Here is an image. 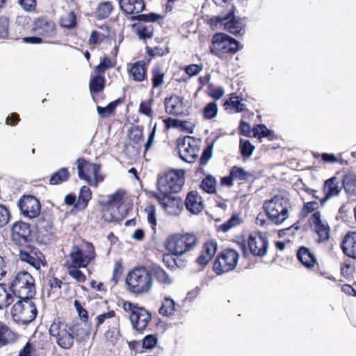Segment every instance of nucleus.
Masks as SVG:
<instances>
[{
    "label": "nucleus",
    "mask_w": 356,
    "mask_h": 356,
    "mask_svg": "<svg viewBox=\"0 0 356 356\" xmlns=\"http://www.w3.org/2000/svg\"><path fill=\"white\" fill-rule=\"evenodd\" d=\"M57 345L63 349H70L74 344V339L83 341L90 334V325L87 323H74L67 325L60 318L54 320L49 330Z\"/></svg>",
    "instance_id": "nucleus-1"
},
{
    "label": "nucleus",
    "mask_w": 356,
    "mask_h": 356,
    "mask_svg": "<svg viewBox=\"0 0 356 356\" xmlns=\"http://www.w3.org/2000/svg\"><path fill=\"white\" fill-rule=\"evenodd\" d=\"M126 283L129 290L133 293H147L152 287V275L145 267H136L127 275Z\"/></svg>",
    "instance_id": "nucleus-2"
},
{
    "label": "nucleus",
    "mask_w": 356,
    "mask_h": 356,
    "mask_svg": "<svg viewBox=\"0 0 356 356\" xmlns=\"http://www.w3.org/2000/svg\"><path fill=\"white\" fill-rule=\"evenodd\" d=\"M10 288L17 298H32L35 294V280L26 271L18 272L11 280Z\"/></svg>",
    "instance_id": "nucleus-3"
},
{
    "label": "nucleus",
    "mask_w": 356,
    "mask_h": 356,
    "mask_svg": "<svg viewBox=\"0 0 356 356\" xmlns=\"http://www.w3.org/2000/svg\"><path fill=\"white\" fill-rule=\"evenodd\" d=\"M197 237L193 233L175 234L170 236L165 242L167 250L175 256H181L193 250L197 243Z\"/></svg>",
    "instance_id": "nucleus-4"
},
{
    "label": "nucleus",
    "mask_w": 356,
    "mask_h": 356,
    "mask_svg": "<svg viewBox=\"0 0 356 356\" xmlns=\"http://www.w3.org/2000/svg\"><path fill=\"white\" fill-rule=\"evenodd\" d=\"M184 184V171L170 170L158 178V190L161 194H171L181 191Z\"/></svg>",
    "instance_id": "nucleus-5"
},
{
    "label": "nucleus",
    "mask_w": 356,
    "mask_h": 356,
    "mask_svg": "<svg viewBox=\"0 0 356 356\" xmlns=\"http://www.w3.org/2000/svg\"><path fill=\"white\" fill-rule=\"evenodd\" d=\"M289 199L283 195H276L268 200V221L280 225L289 218Z\"/></svg>",
    "instance_id": "nucleus-6"
},
{
    "label": "nucleus",
    "mask_w": 356,
    "mask_h": 356,
    "mask_svg": "<svg viewBox=\"0 0 356 356\" xmlns=\"http://www.w3.org/2000/svg\"><path fill=\"white\" fill-rule=\"evenodd\" d=\"M12 317L18 324L26 325L33 321L37 315V309L31 298H19L11 309Z\"/></svg>",
    "instance_id": "nucleus-7"
},
{
    "label": "nucleus",
    "mask_w": 356,
    "mask_h": 356,
    "mask_svg": "<svg viewBox=\"0 0 356 356\" xmlns=\"http://www.w3.org/2000/svg\"><path fill=\"white\" fill-rule=\"evenodd\" d=\"M234 10L235 7L232 6L227 13L216 17L211 22L234 35H243L245 33V21L234 15Z\"/></svg>",
    "instance_id": "nucleus-8"
},
{
    "label": "nucleus",
    "mask_w": 356,
    "mask_h": 356,
    "mask_svg": "<svg viewBox=\"0 0 356 356\" xmlns=\"http://www.w3.org/2000/svg\"><path fill=\"white\" fill-rule=\"evenodd\" d=\"M95 257V248L92 243H87L85 249L74 245L66 258L65 266L86 268Z\"/></svg>",
    "instance_id": "nucleus-9"
},
{
    "label": "nucleus",
    "mask_w": 356,
    "mask_h": 356,
    "mask_svg": "<svg viewBox=\"0 0 356 356\" xmlns=\"http://www.w3.org/2000/svg\"><path fill=\"white\" fill-rule=\"evenodd\" d=\"M241 48L240 43L229 35L219 33L214 35L210 51L212 54L221 56L225 54H234Z\"/></svg>",
    "instance_id": "nucleus-10"
},
{
    "label": "nucleus",
    "mask_w": 356,
    "mask_h": 356,
    "mask_svg": "<svg viewBox=\"0 0 356 356\" xmlns=\"http://www.w3.org/2000/svg\"><path fill=\"white\" fill-rule=\"evenodd\" d=\"M122 307L126 312H129V319L134 330L143 332L152 319L151 314L145 308L129 302H125Z\"/></svg>",
    "instance_id": "nucleus-11"
},
{
    "label": "nucleus",
    "mask_w": 356,
    "mask_h": 356,
    "mask_svg": "<svg viewBox=\"0 0 356 356\" xmlns=\"http://www.w3.org/2000/svg\"><path fill=\"white\" fill-rule=\"evenodd\" d=\"M240 254L234 249H225L220 252L214 263L213 270L218 275L228 273L235 269L237 266Z\"/></svg>",
    "instance_id": "nucleus-12"
},
{
    "label": "nucleus",
    "mask_w": 356,
    "mask_h": 356,
    "mask_svg": "<svg viewBox=\"0 0 356 356\" xmlns=\"http://www.w3.org/2000/svg\"><path fill=\"white\" fill-rule=\"evenodd\" d=\"M200 141L193 137L186 136L178 143L180 158L189 163L195 162L200 152Z\"/></svg>",
    "instance_id": "nucleus-13"
},
{
    "label": "nucleus",
    "mask_w": 356,
    "mask_h": 356,
    "mask_svg": "<svg viewBox=\"0 0 356 356\" xmlns=\"http://www.w3.org/2000/svg\"><path fill=\"white\" fill-rule=\"evenodd\" d=\"M309 227H314V231L318 236V243L327 241L330 238V227L326 221L321 219V213L315 211L308 220Z\"/></svg>",
    "instance_id": "nucleus-14"
},
{
    "label": "nucleus",
    "mask_w": 356,
    "mask_h": 356,
    "mask_svg": "<svg viewBox=\"0 0 356 356\" xmlns=\"http://www.w3.org/2000/svg\"><path fill=\"white\" fill-rule=\"evenodd\" d=\"M11 240L17 245H25L31 240L29 224L22 221L13 224L11 229Z\"/></svg>",
    "instance_id": "nucleus-15"
},
{
    "label": "nucleus",
    "mask_w": 356,
    "mask_h": 356,
    "mask_svg": "<svg viewBox=\"0 0 356 356\" xmlns=\"http://www.w3.org/2000/svg\"><path fill=\"white\" fill-rule=\"evenodd\" d=\"M18 206L22 215L30 219L38 216L40 211L39 201L37 198L31 195L22 197Z\"/></svg>",
    "instance_id": "nucleus-16"
},
{
    "label": "nucleus",
    "mask_w": 356,
    "mask_h": 356,
    "mask_svg": "<svg viewBox=\"0 0 356 356\" xmlns=\"http://www.w3.org/2000/svg\"><path fill=\"white\" fill-rule=\"evenodd\" d=\"M248 246L253 255L264 256L267 250L266 234H262L260 232L250 234L248 238Z\"/></svg>",
    "instance_id": "nucleus-17"
},
{
    "label": "nucleus",
    "mask_w": 356,
    "mask_h": 356,
    "mask_svg": "<svg viewBox=\"0 0 356 356\" xmlns=\"http://www.w3.org/2000/svg\"><path fill=\"white\" fill-rule=\"evenodd\" d=\"M19 258L22 261L29 264L36 270L40 268L41 265L44 264L43 262L44 260V257L42 253L35 248L20 250L19 252Z\"/></svg>",
    "instance_id": "nucleus-18"
},
{
    "label": "nucleus",
    "mask_w": 356,
    "mask_h": 356,
    "mask_svg": "<svg viewBox=\"0 0 356 356\" xmlns=\"http://www.w3.org/2000/svg\"><path fill=\"white\" fill-rule=\"evenodd\" d=\"M218 250V243L215 240H208L202 245L200 256L197 259V263L202 266H206L212 259Z\"/></svg>",
    "instance_id": "nucleus-19"
},
{
    "label": "nucleus",
    "mask_w": 356,
    "mask_h": 356,
    "mask_svg": "<svg viewBox=\"0 0 356 356\" xmlns=\"http://www.w3.org/2000/svg\"><path fill=\"white\" fill-rule=\"evenodd\" d=\"M55 24L47 17H39L34 22V33L42 37H50L54 34Z\"/></svg>",
    "instance_id": "nucleus-20"
},
{
    "label": "nucleus",
    "mask_w": 356,
    "mask_h": 356,
    "mask_svg": "<svg viewBox=\"0 0 356 356\" xmlns=\"http://www.w3.org/2000/svg\"><path fill=\"white\" fill-rule=\"evenodd\" d=\"M298 261L306 268H312L317 262L314 254L306 246L302 245L296 251Z\"/></svg>",
    "instance_id": "nucleus-21"
},
{
    "label": "nucleus",
    "mask_w": 356,
    "mask_h": 356,
    "mask_svg": "<svg viewBox=\"0 0 356 356\" xmlns=\"http://www.w3.org/2000/svg\"><path fill=\"white\" fill-rule=\"evenodd\" d=\"M162 205L163 209L169 214H177L179 200L172 197L170 194L155 193L154 195Z\"/></svg>",
    "instance_id": "nucleus-22"
},
{
    "label": "nucleus",
    "mask_w": 356,
    "mask_h": 356,
    "mask_svg": "<svg viewBox=\"0 0 356 356\" xmlns=\"http://www.w3.org/2000/svg\"><path fill=\"white\" fill-rule=\"evenodd\" d=\"M341 248L344 254L356 259V232H348L345 235Z\"/></svg>",
    "instance_id": "nucleus-23"
},
{
    "label": "nucleus",
    "mask_w": 356,
    "mask_h": 356,
    "mask_svg": "<svg viewBox=\"0 0 356 356\" xmlns=\"http://www.w3.org/2000/svg\"><path fill=\"white\" fill-rule=\"evenodd\" d=\"M165 111L172 115H181L184 113V98L172 95L165 99Z\"/></svg>",
    "instance_id": "nucleus-24"
},
{
    "label": "nucleus",
    "mask_w": 356,
    "mask_h": 356,
    "mask_svg": "<svg viewBox=\"0 0 356 356\" xmlns=\"http://www.w3.org/2000/svg\"><path fill=\"white\" fill-rule=\"evenodd\" d=\"M121 9L126 13L136 15L145 8L143 0H118Z\"/></svg>",
    "instance_id": "nucleus-25"
},
{
    "label": "nucleus",
    "mask_w": 356,
    "mask_h": 356,
    "mask_svg": "<svg viewBox=\"0 0 356 356\" xmlns=\"http://www.w3.org/2000/svg\"><path fill=\"white\" fill-rule=\"evenodd\" d=\"M185 204L186 209L194 214L200 213L203 209L202 198L196 191H191L188 193Z\"/></svg>",
    "instance_id": "nucleus-26"
},
{
    "label": "nucleus",
    "mask_w": 356,
    "mask_h": 356,
    "mask_svg": "<svg viewBox=\"0 0 356 356\" xmlns=\"http://www.w3.org/2000/svg\"><path fill=\"white\" fill-rule=\"evenodd\" d=\"M128 69L129 76L136 82H141L146 78V68L145 63L138 61L129 65Z\"/></svg>",
    "instance_id": "nucleus-27"
},
{
    "label": "nucleus",
    "mask_w": 356,
    "mask_h": 356,
    "mask_svg": "<svg viewBox=\"0 0 356 356\" xmlns=\"http://www.w3.org/2000/svg\"><path fill=\"white\" fill-rule=\"evenodd\" d=\"M78 175L81 179H83L88 184H92V179L90 177V175H92V169L87 166L88 165H96L95 163H91L83 159H78L76 160Z\"/></svg>",
    "instance_id": "nucleus-28"
},
{
    "label": "nucleus",
    "mask_w": 356,
    "mask_h": 356,
    "mask_svg": "<svg viewBox=\"0 0 356 356\" xmlns=\"http://www.w3.org/2000/svg\"><path fill=\"white\" fill-rule=\"evenodd\" d=\"M342 186L348 196L356 195V175L348 172L343 176Z\"/></svg>",
    "instance_id": "nucleus-29"
},
{
    "label": "nucleus",
    "mask_w": 356,
    "mask_h": 356,
    "mask_svg": "<svg viewBox=\"0 0 356 356\" xmlns=\"http://www.w3.org/2000/svg\"><path fill=\"white\" fill-rule=\"evenodd\" d=\"M265 129L266 127L264 125H258L252 129L250 125L248 123L243 120L241 121V131L243 135L247 136H250V134L252 133L254 137H258L259 138L266 137L267 136V132L264 130Z\"/></svg>",
    "instance_id": "nucleus-30"
},
{
    "label": "nucleus",
    "mask_w": 356,
    "mask_h": 356,
    "mask_svg": "<svg viewBox=\"0 0 356 356\" xmlns=\"http://www.w3.org/2000/svg\"><path fill=\"white\" fill-rule=\"evenodd\" d=\"M17 339V334L6 325L0 322V348L13 343Z\"/></svg>",
    "instance_id": "nucleus-31"
},
{
    "label": "nucleus",
    "mask_w": 356,
    "mask_h": 356,
    "mask_svg": "<svg viewBox=\"0 0 356 356\" xmlns=\"http://www.w3.org/2000/svg\"><path fill=\"white\" fill-rule=\"evenodd\" d=\"M133 29L141 40L149 39L153 37L154 29L152 24H134Z\"/></svg>",
    "instance_id": "nucleus-32"
},
{
    "label": "nucleus",
    "mask_w": 356,
    "mask_h": 356,
    "mask_svg": "<svg viewBox=\"0 0 356 356\" xmlns=\"http://www.w3.org/2000/svg\"><path fill=\"white\" fill-rule=\"evenodd\" d=\"M337 180V178L334 176L325 181L323 184L324 194H327L332 197L339 194L341 188L339 187V183Z\"/></svg>",
    "instance_id": "nucleus-33"
},
{
    "label": "nucleus",
    "mask_w": 356,
    "mask_h": 356,
    "mask_svg": "<svg viewBox=\"0 0 356 356\" xmlns=\"http://www.w3.org/2000/svg\"><path fill=\"white\" fill-rule=\"evenodd\" d=\"M226 109L234 113H239L246 109V105L243 102L242 98L238 96L231 97L225 104Z\"/></svg>",
    "instance_id": "nucleus-34"
},
{
    "label": "nucleus",
    "mask_w": 356,
    "mask_h": 356,
    "mask_svg": "<svg viewBox=\"0 0 356 356\" xmlns=\"http://www.w3.org/2000/svg\"><path fill=\"white\" fill-rule=\"evenodd\" d=\"M92 193L90 189L83 186L81 188L78 200L75 204V207L79 209H84L91 199Z\"/></svg>",
    "instance_id": "nucleus-35"
},
{
    "label": "nucleus",
    "mask_w": 356,
    "mask_h": 356,
    "mask_svg": "<svg viewBox=\"0 0 356 356\" xmlns=\"http://www.w3.org/2000/svg\"><path fill=\"white\" fill-rule=\"evenodd\" d=\"M70 173L67 168H61L55 172L50 177V184L55 185L67 181L69 179Z\"/></svg>",
    "instance_id": "nucleus-36"
},
{
    "label": "nucleus",
    "mask_w": 356,
    "mask_h": 356,
    "mask_svg": "<svg viewBox=\"0 0 356 356\" xmlns=\"http://www.w3.org/2000/svg\"><path fill=\"white\" fill-rule=\"evenodd\" d=\"M13 302L14 296L8 292L5 284H0V309L7 307Z\"/></svg>",
    "instance_id": "nucleus-37"
},
{
    "label": "nucleus",
    "mask_w": 356,
    "mask_h": 356,
    "mask_svg": "<svg viewBox=\"0 0 356 356\" xmlns=\"http://www.w3.org/2000/svg\"><path fill=\"white\" fill-rule=\"evenodd\" d=\"M60 26L67 29L74 28L76 24V17L73 11H69L63 15L60 19Z\"/></svg>",
    "instance_id": "nucleus-38"
},
{
    "label": "nucleus",
    "mask_w": 356,
    "mask_h": 356,
    "mask_svg": "<svg viewBox=\"0 0 356 356\" xmlns=\"http://www.w3.org/2000/svg\"><path fill=\"white\" fill-rule=\"evenodd\" d=\"M124 192L122 190H118L113 194L108 195L106 199L102 202L105 206L119 205L122 200Z\"/></svg>",
    "instance_id": "nucleus-39"
},
{
    "label": "nucleus",
    "mask_w": 356,
    "mask_h": 356,
    "mask_svg": "<svg viewBox=\"0 0 356 356\" xmlns=\"http://www.w3.org/2000/svg\"><path fill=\"white\" fill-rule=\"evenodd\" d=\"M112 10V4L108 1H104L98 5L96 9V15L98 19H105L110 15Z\"/></svg>",
    "instance_id": "nucleus-40"
},
{
    "label": "nucleus",
    "mask_w": 356,
    "mask_h": 356,
    "mask_svg": "<svg viewBox=\"0 0 356 356\" xmlns=\"http://www.w3.org/2000/svg\"><path fill=\"white\" fill-rule=\"evenodd\" d=\"M153 87L156 88L164 83L165 74L160 66L156 65L152 70Z\"/></svg>",
    "instance_id": "nucleus-41"
},
{
    "label": "nucleus",
    "mask_w": 356,
    "mask_h": 356,
    "mask_svg": "<svg viewBox=\"0 0 356 356\" xmlns=\"http://www.w3.org/2000/svg\"><path fill=\"white\" fill-rule=\"evenodd\" d=\"M175 311V302L170 298H165L162 306L159 309V314L163 316H170Z\"/></svg>",
    "instance_id": "nucleus-42"
},
{
    "label": "nucleus",
    "mask_w": 356,
    "mask_h": 356,
    "mask_svg": "<svg viewBox=\"0 0 356 356\" xmlns=\"http://www.w3.org/2000/svg\"><path fill=\"white\" fill-rule=\"evenodd\" d=\"M105 79L102 76H95L90 81L89 87L91 92L97 93L103 90Z\"/></svg>",
    "instance_id": "nucleus-43"
},
{
    "label": "nucleus",
    "mask_w": 356,
    "mask_h": 356,
    "mask_svg": "<svg viewBox=\"0 0 356 356\" xmlns=\"http://www.w3.org/2000/svg\"><path fill=\"white\" fill-rule=\"evenodd\" d=\"M120 100L117 99L115 101H113L111 103H109L106 106L102 107L99 106H97V111L98 114L102 118H106L109 116L111 113H113L116 108V106L119 104Z\"/></svg>",
    "instance_id": "nucleus-44"
},
{
    "label": "nucleus",
    "mask_w": 356,
    "mask_h": 356,
    "mask_svg": "<svg viewBox=\"0 0 356 356\" xmlns=\"http://www.w3.org/2000/svg\"><path fill=\"white\" fill-rule=\"evenodd\" d=\"M216 180L211 176L206 177L201 183V188L208 193H214L216 192Z\"/></svg>",
    "instance_id": "nucleus-45"
},
{
    "label": "nucleus",
    "mask_w": 356,
    "mask_h": 356,
    "mask_svg": "<svg viewBox=\"0 0 356 356\" xmlns=\"http://www.w3.org/2000/svg\"><path fill=\"white\" fill-rule=\"evenodd\" d=\"M162 18L163 17L161 15L154 13L149 14H137L136 15H133L131 17L132 20H138L145 22H154Z\"/></svg>",
    "instance_id": "nucleus-46"
},
{
    "label": "nucleus",
    "mask_w": 356,
    "mask_h": 356,
    "mask_svg": "<svg viewBox=\"0 0 356 356\" xmlns=\"http://www.w3.org/2000/svg\"><path fill=\"white\" fill-rule=\"evenodd\" d=\"M154 276L156 280L163 284H170L172 280L167 273L161 267L156 266L154 268Z\"/></svg>",
    "instance_id": "nucleus-47"
},
{
    "label": "nucleus",
    "mask_w": 356,
    "mask_h": 356,
    "mask_svg": "<svg viewBox=\"0 0 356 356\" xmlns=\"http://www.w3.org/2000/svg\"><path fill=\"white\" fill-rule=\"evenodd\" d=\"M67 268L68 275L77 282L83 283L86 280V275L79 270L80 268L72 266H65Z\"/></svg>",
    "instance_id": "nucleus-48"
},
{
    "label": "nucleus",
    "mask_w": 356,
    "mask_h": 356,
    "mask_svg": "<svg viewBox=\"0 0 356 356\" xmlns=\"http://www.w3.org/2000/svg\"><path fill=\"white\" fill-rule=\"evenodd\" d=\"M274 143H268V150L270 149H276L282 147V145L284 144L283 140L279 137L278 136L275 134L274 131L268 129V142Z\"/></svg>",
    "instance_id": "nucleus-49"
},
{
    "label": "nucleus",
    "mask_w": 356,
    "mask_h": 356,
    "mask_svg": "<svg viewBox=\"0 0 356 356\" xmlns=\"http://www.w3.org/2000/svg\"><path fill=\"white\" fill-rule=\"evenodd\" d=\"M153 104L154 99L152 98L141 102L140 104L139 111L145 115L152 118L153 116Z\"/></svg>",
    "instance_id": "nucleus-50"
},
{
    "label": "nucleus",
    "mask_w": 356,
    "mask_h": 356,
    "mask_svg": "<svg viewBox=\"0 0 356 356\" xmlns=\"http://www.w3.org/2000/svg\"><path fill=\"white\" fill-rule=\"evenodd\" d=\"M147 213V219L153 229H155L157 221L156 217V207L154 205H149L145 209Z\"/></svg>",
    "instance_id": "nucleus-51"
},
{
    "label": "nucleus",
    "mask_w": 356,
    "mask_h": 356,
    "mask_svg": "<svg viewBox=\"0 0 356 356\" xmlns=\"http://www.w3.org/2000/svg\"><path fill=\"white\" fill-rule=\"evenodd\" d=\"M318 209V203L316 201H309L305 203L301 209L300 215L306 217L309 213Z\"/></svg>",
    "instance_id": "nucleus-52"
},
{
    "label": "nucleus",
    "mask_w": 356,
    "mask_h": 356,
    "mask_svg": "<svg viewBox=\"0 0 356 356\" xmlns=\"http://www.w3.org/2000/svg\"><path fill=\"white\" fill-rule=\"evenodd\" d=\"M87 166L92 169V175L94 177V180H92V184H90L92 186L97 187L99 182H102L104 180V177L100 175V165H88L86 164Z\"/></svg>",
    "instance_id": "nucleus-53"
},
{
    "label": "nucleus",
    "mask_w": 356,
    "mask_h": 356,
    "mask_svg": "<svg viewBox=\"0 0 356 356\" xmlns=\"http://www.w3.org/2000/svg\"><path fill=\"white\" fill-rule=\"evenodd\" d=\"M74 306L79 315L80 320L83 323H87L88 320V311L83 308L81 302L77 300H75L74 301Z\"/></svg>",
    "instance_id": "nucleus-54"
},
{
    "label": "nucleus",
    "mask_w": 356,
    "mask_h": 356,
    "mask_svg": "<svg viewBox=\"0 0 356 356\" xmlns=\"http://www.w3.org/2000/svg\"><path fill=\"white\" fill-rule=\"evenodd\" d=\"M240 222V218L237 216L233 215L227 222L221 225L220 228L223 232H227L231 228L239 225Z\"/></svg>",
    "instance_id": "nucleus-55"
},
{
    "label": "nucleus",
    "mask_w": 356,
    "mask_h": 356,
    "mask_svg": "<svg viewBox=\"0 0 356 356\" xmlns=\"http://www.w3.org/2000/svg\"><path fill=\"white\" fill-rule=\"evenodd\" d=\"M9 19L6 16L0 17V39H5L8 35Z\"/></svg>",
    "instance_id": "nucleus-56"
},
{
    "label": "nucleus",
    "mask_w": 356,
    "mask_h": 356,
    "mask_svg": "<svg viewBox=\"0 0 356 356\" xmlns=\"http://www.w3.org/2000/svg\"><path fill=\"white\" fill-rule=\"evenodd\" d=\"M218 113V106L215 102L208 104L204 108V116L207 119L213 118Z\"/></svg>",
    "instance_id": "nucleus-57"
},
{
    "label": "nucleus",
    "mask_w": 356,
    "mask_h": 356,
    "mask_svg": "<svg viewBox=\"0 0 356 356\" xmlns=\"http://www.w3.org/2000/svg\"><path fill=\"white\" fill-rule=\"evenodd\" d=\"M240 148L241 154L243 156L249 157L252 155L254 146L250 143L248 140H243L241 139L240 140Z\"/></svg>",
    "instance_id": "nucleus-58"
},
{
    "label": "nucleus",
    "mask_w": 356,
    "mask_h": 356,
    "mask_svg": "<svg viewBox=\"0 0 356 356\" xmlns=\"http://www.w3.org/2000/svg\"><path fill=\"white\" fill-rule=\"evenodd\" d=\"M115 312L113 310L98 315L95 319L96 327H99L101 325L105 323L106 320L115 317Z\"/></svg>",
    "instance_id": "nucleus-59"
},
{
    "label": "nucleus",
    "mask_w": 356,
    "mask_h": 356,
    "mask_svg": "<svg viewBox=\"0 0 356 356\" xmlns=\"http://www.w3.org/2000/svg\"><path fill=\"white\" fill-rule=\"evenodd\" d=\"M230 175L232 176L234 179L245 180L247 179L248 173L243 168L234 166L230 172Z\"/></svg>",
    "instance_id": "nucleus-60"
},
{
    "label": "nucleus",
    "mask_w": 356,
    "mask_h": 356,
    "mask_svg": "<svg viewBox=\"0 0 356 356\" xmlns=\"http://www.w3.org/2000/svg\"><path fill=\"white\" fill-rule=\"evenodd\" d=\"M163 122L168 129L183 127L185 124H188L186 121L172 119L171 118L165 119Z\"/></svg>",
    "instance_id": "nucleus-61"
},
{
    "label": "nucleus",
    "mask_w": 356,
    "mask_h": 356,
    "mask_svg": "<svg viewBox=\"0 0 356 356\" xmlns=\"http://www.w3.org/2000/svg\"><path fill=\"white\" fill-rule=\"evenodd\" d=\"M10 212L3 204H0V227H4L10 220Z\"/></svg>",
    "instance_id": "nucleus-62"
},
{
    "label": "nucleus",
    "mask_w": 356,
    "mask_h": 356,
    "mask_svg": "<svg viewBox=\"0 0 356 356\" xmlns=\"http://www.w3.org/2000/svg\"><path fill=\"white\" fill-rule=\"evenodd\" d=\"M112 67L111 60L109 58L105 56L101 60L100 63L95 67V72L97 74H103L104 72Z\"/></svg>",
    "instance_id": "nucleus-63"
},
{
    "label": "nucleus",
    "mask_w": 356,
    "mask_h": 356,
    "mask_svg": "<svg viewBox=\"0 0 356 356\" xmlns=\"http://www.w3.org/2000/svg\"><path fill=\"white\" fill-rule=\"evenodd\" d=\"M157 343V338L152 334L147 335L143 341V346L146 349H151Z\"/></svg>",
    "instance_id": "nucleus-64"
}]
</instances>
